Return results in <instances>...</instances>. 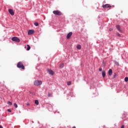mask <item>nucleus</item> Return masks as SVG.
I'll list each match as a JSON object with an SVG mask.
<instances>
[{
	"label": "nucleus",
	"mask_w": 128,
	"mask_h": 128,
	"mask_svg": "<svg viewBox=\"0 0 128 128\" xmlns=\"http://www.w3.org/2000/svg\"><path fill=\"white\" fill-rule=\"evenodd\" d=\"M17 68H22V70H24V66L22 62H18L17 64Z\"/></svg>",
	"instance_id": "obj_1"
},
{
	"label": "nucleus",
	"mask_w": 128,
	"mask_h": 128,
	"mask_svg": "<svg viewBox=\"0 0 128 128\" xmlns=\"http://www.w3.org/2000/svg\"><path fill=\"white\" fill-rule=\"evenodd\" d=\"M34 84L36 86H38L42 84V80H36L34 82Z\"/></svg>",
	"instance_id": "obj_2"
},
{
	"label": "nucleus",
	"mask_w": 128,
	"mask_h": 128,
	"mask_svg": "<svg viewBox=\"0 0 128 128\" xmlns=\"http://www.w3.org/2000/svg\"><path fill=\"white\" fill-rule=\"evenodd\" d=\"M53 14H55V16H62V13L58 10L53 11Z\"/></svg>",
	"instance_id": "obj_3"
},
{
	"label": "nucleus",
	"mask_w": 128,
	"mask_h": 128,
	"mask_svg": "<svg viewBox=\"0 0 128 128\" xmlns=\"http://www.w3.org/2000/svg\"><path fill=\"white\" fill-rule=\"evenodd\" d=\"M12 42H20V40L16 36L12 38Z\"/></svg>",
	"instance_id": "obj_4"
},
{
	"label": "nucleus",
	"mask_w": 128,
	"mask_h": 128,
	"mask_svg": "<svg viewBox=\"0 0 128 128\" xmlns=\"http://www.w3.org/2000/svg\"><path fill=\"white\" fill-rule=\"evenodd\" d=\"M102 8H112V6L109 4H106L102 5Z\"/></svg>",
	"instance_id": "obj_5"
},
{
	"label": "nucleus",
	"mask_w": 128,
	"mask_h": 128,
	"mask_svg": "<svg viewBox=\"0 0 128 128\" xmlns=\"http://www.w3.org/2000/svg\"><path fill=\"white\" fill-rule=\"evenodd\" d=\"M72 36V32H70L68 33L66 36L67 40H68V38H70Z\"/></svg>",
	"instance_id": "obj_6"
},
{
	"label": "nucleus",
	"mask_w": 128,
	"mask_h": 128,
	"mask_svg": "<svg viewBox=\"0 0 128 128\" xmlns=\"http://www.w3.org/2000/svg\"><path fill=\"white\" fill-rule=\"evenodd\" d=\"M8 12L11 14V16H14V10L12 9L8 10Z\"/></svg>",
	"instance_id": "obj_7"
},
{
	"label": "nucleus",
	"mask_w": 128,
	"mask_h": 128,
	"mask_svg": "<svg viewBox=\"0 0 128 128\" xmlns=\"http://www.w3.org/2000/svg\"><path fill=\"white\" fill-rule=\"evenodd\" d=\"M34 32V31L32 30H30L28 31V35L32 34Z\"/></svg>",
	"instance_id": "obj_8"
},
{
	"label": "nucleus",
	"mask_w": 128,
	"mask_h": 128,
	"mask_svg": "<svg viewBox=\"0 0 128 128\" xmlns=\"http://www.w3.org/2000/svg\"><path fill=\"white\" fill-rule=\"evenodd\" d=\"M116 28L120 32H122V29L120 28V26L119 25L116 26Z\"/></svg>",
	"instance_id": "obj_9"
},
{
	"label": "nucleus",
	"mask_w": 128,
	"mask_h": 128,
	"mask_svg": "<svg viewBox=\"0 0 128 128\" xmlns=\"http://www.w3.org/2000/svg\"><path fill=\"white\" fill-rule=\"evenodd\" d=\"M48 74H51V76H54V71H52V70H51L48 69Z\"/></svg>",
	"instance_id": "obj_10"
},
{
	"label": "nucleus",
	"mask_w": 128,
	"mask_h": 128,
	"mask_svg": "<svg viewBox=\"0 0 128 128\" xmlns=\"http://www.w3.org/2000/svg\"><path fill=\"white\" fill-rule=\"evenodd\" d=\"M108 72L109 76H112V69H110Z\"/></svg>",
	"instance_id": "obj_11"
},
{
	"label": "nucleus",
	"mask_w": 128,
	"mask_h": 128,
	"mask_svg": "<svg viewBox=\"0 0 128 128\" xmlns=\"http://www.w3.org/2000/svg\"><path fill=\"white\" fill-rule=\"evenodd\" d=\"M102 76L103 78H104L106 76V72L104 71L102 72Z\"/></svg>",
	"instance_id": "obj_12"
},
{
	"label": "nucleus",
	"mask_w": 128,
	"mask_h": 128,
	"mask_svg": "<svg viewBox=\"0 0 128 128\" xmlns=\"http://www.w3.org/2000/svg\"><path fill=\"white\" fill-rule=\"evenodd\" d=\"M78 50H80L82 48V46L80 44H78L76 46Z\"/></svg>",
	"instance_id": "obj_13"
},
{
	"label": "nucleus",
	"mask_w": 128,
	"mask_h": 128,
	"mask_svg": "<svg viewBox=\"0 0 128 128\" xmlns=\"http://www.w3.org/2000/svg\"><path fill=\"white\" fill-rule=\"evenodd\" d=\"M27 46L26 50H30V46L29 44H27Z\"/></svg>",
	"instance_id": "obj_14"
},
{
	"label": "nucleus",
	"mask_w": 128,
	"mask_h": 128,
	"mask_svg": "<svg viewBox=\"0 0 128 128\" xmlns=\"http://www.w3.org/2000/svg\"><path fill=\"white\" fill-rule=\"evenodd\" d=\"M34 104H36V106H38V104H39L38 100H36L34 101Z\"/></svg>",
	"instance_id": "obj_15"
},
{
	"label": "nucleus",
	"mask_w": 128,
	"mask_h": 128,
	"mask_svg": "<svg viewBox=\"0 0 128 128\" xmlns=\"http://www.w3.org/2000/svg\"><path fill=\"white\" fill-rule=\"evenodd\" d=\"M48 96L49 98H50L52 96V93L48 92Z\"/></svg>",
	"instance_id": "obj_16"
},
{
	"label": "nucleus",
	"mask_w": 128,
	"mask_h": 128,
	"mask_svg": "<svg viewBox=\"0 0 128 128\" xmlns=\"http://www.w3.org/2000/svg\"><path fill=\"white\" fill-rule=\"evenodd\" d=\"M64 64H60V68H64Z\"/></svg>",
	"instance_id": "obj_17"
},
{
	"label": "nucleus",
	"mask_w": 128,
	"mask_h": 128,
	"mask_svg": "<svg viewBox=\"0 0 128 128\" xmlns=\"http://www.w3.org/2000/svg\"><path fill=\"white\" fill-rule=\"evenodd\" d=\"M67 84H68V86H70V84H72V82L69 81V82H67Z\"/></svg>",
	"instance_id": "obj_18"
},
{
	"label": "nucleus",
	"mask_w": 128,
	"mask_h": 128,
	"mask_svg": "<svg viewBox=\"0 0 128 128\" xmlns=\"http://www.w3.org/2000/svg\"><path fill=\"white\" fill-rule=\"evenodd\" d=\"M8 104H9V106H12V103L9 101V102H8Z\"/></svg>",
	"instance_id": "obj_19"
},
{
	"label": "nucleus",
	"mask_w": 128,
	"mask_h": 128,
	"mask_svg": "<svg viewBox=\"0 0 128 128\" xmlns=\"http://www.w3.org/2000/svg\"><path fill=\"white\" fill-rule=\"evenodd\" d=\"M124 82H128V77H126L124 78Z\"/></svg>",
	"instance_id": "obj_20"
},
{
	"label": "nucleus",
	"mask_w": 128,
	"mask_h": 128,
	"mask_svg": "<svg viewBox=\"0 0 128 128\" xmlns=\"http://www.w3.org/2000/svg\"><path fill=\"white\" fill-rule=\"evenodd\" d=\"M34 24V26H38V22H35V23Z\"/></svg>",
	"instance_id": "obj_21"
},
{
	"label": "nucleus",
	"mask_w": 128,
	"mask_h": 128,
	"mask_svg": "<svg viewBox=\"0 0 128 128\" xmlns=\"http://www.w3.org/2000/svg\"><path fill=\"white\" fill-rule=\"evenodd\" d=\"M14 107H15L16 108H18V104H17L15 103V104H14Z\"/></svg>",
	"instance_id": "obj_22"
},
{
	"label": "nucleus",
	"mask_w": 128,
	"mask_h": 128,
	"mask_svg": "<svg viewBox=\"0 0 128 128\" xmlns=\"http://www.w3.org/2000/svg\"><path fill=\"white\" fill-rule=\"evenodd\" d=\"M116 35H117L118 36H120V33H118V32H117V33H116Z\"/></svg>",
	"instance_id": "obj_23"
},
{
	"label": "nucleus",
	"mask_w": 128,
	"mask_h": 128,
	"mask_svg": "<svg viewBox=\"0 0 128 128\" xmlns=\"http://www.w3.org/2000/svg\"><path fill=\"white\" fill-rule=\"evenodd\" d=\"M114 29L112 28H110V29H109V32H112V30Z\"/></svg>",
	"instance_id": "obj_24"
},
{
	"label": "nucleus",
	"mask_w": 128,
	"mask_h": 128,
	"mask_svg": "<svg viewBox=\"0 0 128 128\" xmlns=\"http://www.w3.org/2000/svg\"><path fill=\"white\" fill-rule=\"evenodd\" d=\"M115 64H116V66H118V62H115Z\"/></svg>",
	"instance_id": "obj_25"
},
{
	"label": "nucleus",
	"mask_w": 128,
	"mask_h": 128,
	"mask_svg": "<svg viewBox=\"0 0 128 128\" xmlns=\"http://www.w3.org/2000/svg\"><path fill=\"white\" fill-rule=\"evenodd\" d=\"M8 112H12V110L8 109Z\"/></svg>",
	"instance_id": "obj_26"
},
{
	"label": "nucleus",
	"mask_w": 128,
	"mask_h": 128,
	"mask_svg": "<svg viewBox=\"0 0 128 128\" xmlns=\"http://www.w3.org/2000/svg\"><path fill=\"white\" fill-rule=\"evenodd\" d=\"M102 68H100L99 69V72H102Z\"/></svg>",
	"instance_id": "obj_27"
},
{
	"label": "nucleus",
	"mask_w": 128,
	"mask_h": 128,
	"mask_svg": "<svg viewBox=\"0 0 128 128\" xmlns=\"http://www.w3.org/2000/svg\"><path fill=\"white\" fill-rule=\"evenodd\" d=\"M120 128H124V125H122Z\"/></svg>",
	"instance_id": "obj_28"
},
{
	"label": "nucleus",
	"mask_w": 128,
	"mask_h": 128,
	"mask_svg": "<svg viewBox=\"0 0 128 128\" xmlns=\"http://www.w3.org/2000/svg\"><path fill=\"white\" fill-rule=\"evenodd\" d=\"M116 74H115L114 75V78H116Z\"/></svg>",
	"instance_id": "obj_29"
},
{
	"label": "nucleus",
	"mask_w": 128,
	"mask_h": 128,
	"mask_svg": "<svg viewBox=\"0 0 128 128\" xmlns=\"http://www.w3.org/2000/svg\"><path fill=\"white\" fill-rule=\"evenodd\" d=\"M26 106H30V104L28 103V104H26Z\"/></svg>",
	"instance_id": "obj_30"
},
{
	"label": "nucleus",
	"mask_w": 128,
	"mask_h": 128,
	"mask_svg": "<svg viewBox=\"0 0 128 128\" xmlns=\"http://www.w3.org/2000/svg\"><path fill=\"white\" fill-rule=\"evenodd\" d=\"M0 128H2V126H0Z\"/></svg>",
	"instance_id": "obj_31"
}]
</instances>
